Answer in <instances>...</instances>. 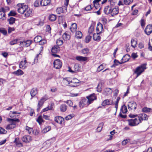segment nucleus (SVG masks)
I'll use <instances>...</instances> for the list:
<instances>
[{"label":"nucleus","mask_w":152,"mask_h":152,"mask_svg":"<svg viewBox=\"0 0 152 152\" xmlns=\"http://www.w3.org/2000/svg\"><path fill=\"white\" fill-rule=\"evenodd\" d=\"M146 69V64H145L137 67L134 72L137 74V77L139 76Z\"/></svg>","instance_id":"nucleus-1"},{"label":"nucleus","mask_w":152,"mask_h":152,"mask_svg":"<svg viewBox=\"0 0 152 152\" xmlns=\"http://www.w3.org/2000/svg\"><path fill=\"white\" fill-rule=\"evenodd\" d=\"M17 6L19 7L18 9V11L21 14L24 13L26 9L28 8V6L25 5L24 4H19Z\"/></svg>","instance_id":"nucleus-2"},{"label":"nucleus","mask_w":152,"mask_h":152,"mask_svg":"<svg viewBox=\"0 0 152 152\" xmlns=\"http://www.w3.org/2000/svg\"><path fill=\"white\" fill-rule=\"evenodd\" d=\"M48 99V97L46 95H45L44 96L42 97L41 99L39 101L37 105V111L39 112L41 108L43 105L44 102Z\"/></svg>","instance_id":"nucleus-3"},{"label":"nucleus","mask_w":152,"mask_h":152,"mask_svg":"<svg viewBox=\"0 0 152 152\" xmlns=\"http://www.w3.org/2000/svg\"><path fill=\"white\" fill-rule=\"evenodd\" d=\"M138 120L139 123H141L142 121H147L148 118V116L144 113H141L138 115Z\"/></svg>","instance_id":"nucleus-4"},{"label":"nucleus","mask_w":152,"mask_h":152,"mask_svg":"<svg viewBox=\"0 0 152 152\" xmlns=\"http://www.w3.org/2000/svg\"><path fill=\"white\" fill-rule=\"evenodd\" d=\"M89 104L88 101L85 98L82 99L79 102V106L81 108H83L84 107H87Z\"/></svg>","instance_id":"nucleus-5"},{"label":"nucleus","mask_w":152,"mask_h":152,"mask_svg":"<svg viewBox=\"0 0 152 152\" xmlns=\"http://www.w3.org/2000/svg\"><path fill=\"white\" fill-rule=\"evenodd\" d=\"M129 122V125L131 126H134L139 124L140 123L138 119L135 118L134 119H130L127 120Z\"/></svg>","instance_id":"nucleus-6"},{"label":"nucleus","mask_w":152,"mask_h":152,"mask_svg":"<svg viewBox=\"0 0 152 152\" xmlns=\"http://www.w3.org/2000/svg\"><path fill=\"white\" fill-rule=\"evenodd\" d=\"M53 65L54 68L56 69H59L61 67L62 64L60 60L56 59L54 60Z\"/></svg>","instance_id":"nucleus-7"},{"label":"nucleus","mask_w":152,"mask_h":152,"mask_svg":"<svg viewBox=\"0 0 152 152\" xmlns=\"http://www.w3.org/2000/svg\"><path fill=\"white\" fill-rule=\"evenodd\" d=\"M137 104L134 101L129 102L128 104V108L129 110H134L136 108Z\"/></svg>","instance_id":"nucleus-8"},{"label":"nucleus","mask_w":152,"mask_h":152,"mask_svg":"<svg viewBox=\"0 0 152 152\" xmlns=\"http://www.w3.org/2000/svg\"><path fill=\"white\" fill-rule=\"evenodd\" d=\"M32 140V137L30 136L25 135L22 138V141L26 143H28L31 142Z\"/></svg>","instance_id":"nucleus-9"},{"label":"nucleus","mask_w":152,"mask_h":152,"mask_svg":"<svg viewBox=\"0 0 152 152\" xmlns=\"http://www.w3.org/2000/svg\"><path fill=\"white\" fill-rule=\"evenodd\" d=\"M86 98L89 104L91 103L94 100L96 99V97L94 94H93L89 96H87Z\"/></svg>","instance_id":"nucleus-10"},{"label":"nucleus","mask_w":152,"mask_h":152,"mask_svg":"<svg viewBox=\"0 0 152 152\" xmlns=\"http://www.w3.org/2000/svg\"><path fill=\"white\" fill-rule=\"evenodd\" d=\"M31 43L30 40H27L26 41L20 42V45L22 47H26L29 46Z\"/></svg>","instance_id":"nucleus-11"},{"label":"nucleus","mask_w":152,"mask_h":152,"mask_svg":"<svg viewBox=\"0 0 152 152\" xmlns=\"http://www.w3.org/2000/svg\"><path fill=\"white\" fill-rule=\"evenodd\" d=\"M28 64L26 60L24 61H21L19 64V68L22 69H24L27 66Z\"/></svg>","instance_id":"nucleus-12"},{"label":"nucleus","mask_w":152,"mask_h":152,"mask_svg":"<svg viewBox=\"0 0 152 152\" xmlns=\"http://www.w3.org/2000/svg\"><path fill=\"white\" fill-rule=\"evenodd\" d=\"M145 34L148 35L151 34L152 32V25H148L146 27L145 31Z\"/></svg>","instance_id":"nucleus-13"},{"label":"nucleus","mask_w":152,"mask_h":152,"mask_svg":"<svg viewBox=\"0 0 152 152\" xmlns=\"http://www.w3.org/2000/svg\"><path fill=\"white\" fill-rule=\"evenodd\" d=\"M112 9V7L111 6H106L104 9V13L108 15L111 13V10Z\"/></svg>","instance_id":"nucleus-14"},{"label":"nucleus","mask_w":152,"mask_h":152,"mask_svg":"<svg viewBox=\"0 0 152 152\" xmlns=\"http://www.w3.org/2000/svg\"><path fill=\"white\" fill-rule=\"evenodd\" d=\"M8 121L10 122V124H12L13 126H15L16 127V124L17 123H18L20 122V120L18 119H12L8 118Z\"/></svg>","instance_id":"nucleus-15"},{"label":"nucleus","mask_w":152,"mask_h":152,"mask_svg":"<svg viewBox=\"0 0 152 152\" xmlns=\"http://www.w3.org/2000/svg\"><path fill=\"white\" fill-rule=\"evenodd\" d=\"M103 30V28L102 24L100 23H98L97 25V26L96 28V31H99V34H100L102 33Z\"/></svg>","instance_id":"nucleus-16"},{"label":"nucleus","mask_w":152,"mask_h":152,"mask_svg":"<svg viewBox=\"0 0 152 152\" xmlns=\"http://www.w3.org/2000/svg\"><path fill=\"white\" fill-rule=\"evenodd\" d=\"M55 121L58 123L61 124L64 121V119L60 116H57L55 117Z\"/></svg>","instance_id":"nucleus-17"},{"label":"nucleus","mask_w":152,"mask_h":152,"mask_svg":"<svg viewBox=\"0 0 152 152\" xmlns=\"http://www.w3.org/2000/svg\"><path fill=\"white\" fill-rule=\"evenodd\" d=\"M60 50V47L57 45H54L51 49L52 53H57Z\"/></svg>","instance_id":"nucleus-18"},{"label":"nucleus","mask_w":152,"mask_h":152,"mask_svg":"<svg viewBox=\"0 0 152 152\" xmlns=\"http://www.w3.org/2000/svg\"><path fill=\"white\" fill-rule=\"evenodd\" d=\"M77 28V24L76 23H73L72 24L70 29L72 32L74 33L76 32Z\"/></svg>","instance_id":"nucleus-19"},{"label":"nucleus","mask_w":152,"mask_h":152,"mask_svg":"<svg viewBox=\"0 0 152 152\" xmlns=\"http://www.w3.org/2000/svg\"><path fill=\"white\" fill-rule=\"evenodd\" d=\"M118 9L116 8H112L111 10V15L112 16H114L115 15L118 14Z\"/></svg>","instance_id":"nucleus-20"},{"label":"nucleus","mask_w":152,"mask_h":152,"mask_svg":"<svg viewBox=\"0 0 152 152\" xmlns=\"http://www.w3.org/2000/svg\"><path fill=\"white\" fill-rule=\"evenodd\" d=\"M32 12V10L28 8L26 9L25 11L24 12L25 16L26 17H28L31 15Z\"/></svg>","instance_id":"nucleus-21"},{"label":"nucleus","mask_w":152,"mask_h":152,"mask_svg":"<svg viewBox=\"0 0 152 152\" xmlns=\"http://www.w3.org/2000/svg\"><path fill=\"white\" fill-rule=\"evenodd\" d=\"M50 2V0H41L42 6H45L49 5Z\"/></svg>","instance_id":"nucleus-22"},{"label":"nucleus","mask_w":152,"mask_h":152,"mask_svg":"<svg viewBox=\"0 0 152 152\" xmlns=\"http://www.w3.org/2000/svg\"><path fill=\"white\" fill-rule=\"evenodd\" d=\"M76 59L79 61H86L87 59V58L86 57H83L81 56H77L76 57Z\"/></svg>","instance_id":"nucleus-23"},{"label":"nucleus","mask_w":152,"mask_h":152,"mask_svg":"<svg viewBox=\"0 0 152 152\" xmlns=\"http://www.w3.org/2000/svg\"><path fill=\"white\" fill-rule=\"evenodd\" d=\"M112 90L110 88H105L104 89V94L105 95H108L112 93Z\"/></svg>","instance_id":"nucleus-24"},{"label":"nucleus","mask_w":152,"mask_h":152,"mask_svg":"<svg viewBox=\"0 0 152 152\" xmlns=\"http://www.w3.org/2000/svg\"><path fill=\"white\" fill-rule=\"evenodd\" d=\"M99 33H97L96 34L94 33L93 35V38L95 41H99L101 39L99 35Z\"/></svg>","instance_id":"nucleus-25"},{"label":"nucleus","mask_w":152,"mask_h":152,"mask_svg":"<svg viewBox=\"0 0 152 152\" xmlns=\"http://www.w3.org/2000/svg\"><path fill=\"white\" fill-rule=\"evenodd\" d=\"M30 93L32 98L37 93V89L35 88H33L31 90Z\"/></svg>","instance_id":"nucleus-26"},{"label":"nucleus","mask_w":152,"mask_h":152,"mask_svg":"<svg viewBox=\"0 0 152 152\" xmlns=\"http://www.w3.org/2000/svg\"><path fill=\"white\" fill-rule=\"evenodd\" d=\"M60 109L61 112H64L66 110L67 106L65 104H62L60 106Z\"/></svg>","instance_id":"nucleus-27"},{"label":"nucleus","mask_w":152,"mask_h":152,"mask_svg":"<svg viewBox=\"0 0 152 152\" xmlns=\"http://www.w3.org/2000/svg\"><path fill=\"white\" fill-rule=\"evenodd\" d=\"M130 58V56L128 55H126L124 56L121 59L122 62L125 63Z\"/></svg>","instance_id":"nucleus-28"},{"label":"nucleus","mask_w":152,"mask_h":152,"mask_svg":"<svg viewBox=\"0 0 152 152\" xmlns=\"http://www.w3.org/2000/svg\"><path fill=\"white\" fill-rule=\"evenodd\" d=\"M13 74L17 76H19L23 75L24 72L21 69H19L18 70L14 72Z\"/></svg>","instance_id":"nucleus-29"},{"label":"nucleus","mask_w":152,"mask_h":152,"mask_svg":"<svg viewBox=\"0 0 152 152\" xmlns=\"http://www.w3.org/2000/svg\"><path fill=\"white\" fill-rule=\"evenodd\" d=\"M82 32L80 31H78L76 32L75 37L77 39H80L82 38Z\"/></svg>","instance_id":"nucleus-30"},{"label":"nucleus","mask_w":152,"mask_h":152,"mask_svg":"<svg viewBox=\"0 0 152 152\" xmlns=\"http://www.w3.org/2000/svg\"><path fill=\"white\" fill-rule=\"evenodd\" d=\"M14 142H15L17 145L19 147L23 146V144L20 142L19 140L17 138L15 139Z\"/></svg>","instance_id":"nucleus-31"},{"label":"nucleus","mask_w":152,"mask_h":152,"mask_svg":"<svg viewBox=\"0 0 152 152\" xmlns=\"http://www.w3.org/2000/svg\"><path fill=\"white\" fill-rule=\"evenodd\" d=\"M152 110V109L145 107L142 108V111L143 112L148 113L150 112Z\"/></svg>","instance_id":"nucleus-32"},{"label":"nucleus","mask_w":152,"mask_h":152,"mask_svg":"<svg viewBox=\"0 0 152 152\" xmlns=\"http://www.w3.org/2000/svg\"><path fill=\"white\" fill-rule=\"evenodd\" d=\"M137 41L134 39H132L131 41V45L134 48H135L137 44Z\"/></svg>","instance_id":"nucleus-33"},{"label":"nucleus","mask_w":152,"mask_h":152,"mask_svg":"<svg viewBox=\"0 0 152 152\" xmlns=\"http://www.w3.org/2000/svg\"><path fill=\"white\" fill-rule=\"evenodd\" d=\"M35 7H37L39 6H42L41 0H37L35 1L34 4Z\"/></svg>","instance_id":"nucleus-34"},{"label":"nucleus","mask_w":152,"mask_h":152,"mask_svg":"<svg viewBox=\"0 0 152 152\" xmlns=\"http://www.w3.org/2000/svg\"><path fill=\"white\" fill-rule=\"evenodd\" d=\"M104 124L102 123L99 124V126L96 129V131L97 132H100L102 130Z\"/></svg>","instance_id":"nucleus-35"},{"label":"nucleus","mask_w":152,"mask_h":152,"mask_svg":"<svg viewBox=\"0 0 152 152\" xmlns=\"http://www.w3.org/2000/svg\"><path fill=\"white\" fill-rule=\"evenodd\" d=\"M111 104L110 102L108 99H106L102 103V105L103 106H105L106 105H110Z\"/></svg>","instance_id":"nucleus-36"},{"label":"nucleus","mask_w":152,"mask_h":152,"mask_svg":"<svg viewBox=\"0 0 152 152\" xmlns=\"http://www.w3.org/2000/svg\"><path fill=\"white\" fill-rule=\"evenodd\" d=\"M49 18L50 21H53L56 20V17L55 15L51 14L49 15Z\"/></svg>","instance_id":"nucleus-37"},{"label":"nucleus","mask_w":152,"mask_h":152,"mask_svg":"<svg viewBox=\"0 0 152 152\" xmlns=\"http://www.w3.org/2000/svg\"><path fill=\"white\" fill-rule=\"evenodd\" d=\"M121 111L123 113H126L127 111L126 107L125 105H123L121 109Z\"/></svg>","instance_id":"nucleus-38"},{"label":"nucleus","mask_w":152,"mask_h":152,"mask_svg":"<svg viewBox=\"0 0 152 152\" xmlns=\"http://www.w3.org/2000/svg\"><path fill=\"white\" fill-rule=\"evenodd\" d=\"M42 38L41 36H37L34 38V41L35 42H39L42 40Z\"/></svg>","instance_id":"nucleus-39"},{"label":"nucleus","mask_w":152,"mask_h":152,"mask_svg":"<svg viewBox=\"0 0 152 152\" xmlns=\"http://www.w3.org/2000/svg\"><path fill=\"white\" fill-rule=\"evenodd\" d=\"M51 128V127L49 126H48L45 127L42 131V133H46L50 130Z\"/></svg>","instance_id":"nucleus-40"},{"label":"nucleus","mask_w":152,"mask_h":152,"mask_svg":"<svg viewBox=\"0 0 152 152\" xmlns=\"http://www.w3.org/2000/svg\"><path fill=\"white\" fill-rule=\"evenodd\" d=\"M0 19H1L2 20L6 19L5 13L1 12V11H0Z\"/></svg>","instance_id":"nucleus-41"},{"label":"nucleus","mask_w":152,"mask_h":152,"mask_svg":"<svg viewBox=\"0 0 152 152\" xmlns=\"http://www.w3.org/2000/svg\"><path fill=\"white\" fill-rule=\"evenodd\" d=\"M15 19L13 17H11L10 19H8V21L10 25H12L15 22Z\"/></svg>","instance_id":"nucleus-42"},{"label":"nucleus","mask_w":152,"mask_h":152,"mask_svg":"<svg viewBox=\"0 0 152 152\" xmlns=\"http://www.w3.org/2000/svg\"><path fill=\"white\" fill-rule=\"evenodd\" d=\"M79 65L80 64H76L74 65L73 67L74 70L75 72L79 70Z\"/></svg>","instance_id":"nucleus-43"},{"label":"nucleus","mask_w":152,"mask_h":152,"mask_svg":"<svg viewBox=\"0 0 152 152\" xmlns=\"http://www.w3.org/2000/svg\"><path fill=\"white\" fill-rule=\"evenodd\" d=\"M63 38L64 39L68 40L69 39L70 36L66 33H65L63 35Z\"/></svg>","instance_id":"nucleus-44"},{"label":"nucleus","mask_w":152,"mask_h":152,"mask_svg":"<svg viewBox=\"0 0 152 152\" xmlns=\"http://www.w3.org/2000/svg\"><path fill=\"white\" fill-rule=\"evenodd\" d=\"M52 109H53V106H52V105L51 104V105L50 106H48L47 107L43 109L42 110V112H45L46 111L48 110H52Z\"/></svg>","instance_id":"nucleus-45"},{"label":"nucleus","mask_w":152,"mask_h":152,"mask_svg":"<svg viewBox=\"0 0 152 152\" xmlns=\"http://www.w3.org/2000/svg\"><path fill=\"white\" fill-rule=\"evenodd\" d=\"M26 129L28 131L29 134H30L32 132H33V129L31 128H30L28 126H26Z\"/></svg>","instance_id":"nucleus-46"},{"label":"nucleus","mask_w":152,"mask_h":152,"mask_svg":"<svg viewBox=\"0 0 152 152\" xmlns=\"http://www.w3.org/2000/svg\"><path fill=\"white\" fill-rule=\"evenodd\" d=\"M18 39H15L11 41L10 42V44L11 45H13L15 44L18 41Z\"/></svg>","instance_id":"nucleus-47"},{"label":"nucleus","mask_w":152,"mask_h":152,"mask_svg":"<svg viewBox=\"0 0 152 152\" xmlns=\"http://www.w3.org/2000/svg\"><path fill=\"white\" fill-rule=\"evenodd\" d=\"M56 44L57 46H59L62 45L63 44V41L62 40L60 39H58L56 41Z\"/></svg>","instance_id":"nucleus-48"},{"label":"nucleus","mask_w":152,"mask_h":152,"mask_svg":"<svg viewBox=\"0 0 152 152\" xmlns=\"http://www.w3.org/2000/svg\"><path fill=\"white\" fill-rule=\"evenodd\" d=\"M133 0H124V2L125 5H128L132 3Z\"/></svg>","instance_id":"nucleus-49"},{"label":"nucleus","mask_w":152,"mask_h":152,"mask_svg":"<svg viewBox=\"0 0 152 152\" xmlns=\"http://www.w3.org/2000/svg\"><path fill=\"white\" fill-rule=\"evenodd\" d=\"M56 12L58 14H60L61 13H64L63 12V10H62V8L61 7H59L56 10Z\"/></svg>","instance_id":"nucleus-50"},{"label":"nucleus","mask_w":152,"mask_h":152,"mask_svg":"<svg viewBox=\"0 0 152 152\" xmlns=\"http://www.w3.org/2000/svg\"><path fill=\"white\" fill-rule=\"evenodd\" d=\"M0 32L4 35H6L7 34V31L3 28H0Z\"/></svg>","instance_id":"nucleus-51"},{"label":"nucleus","mask_w":152,"mask_h":152,"mask_svg":"<svg viewBox=\"0 0 152 152\" xmlns=\"http://www.w3.org/2000/svg\"><path fill=\"white\" fill-rule=\"evenodd\" d=\"M94 30V27L92 26H91L88 29V33L89 34H91Z\"/></svg>","instance_id":"nucleus-52"},{"label":"nucleus","mask_w":152,"mask_h":152,"mask_svg":"<svg viewBox=\"0 0 152 152\" xmlns=\"http://www.w3.org/2000/svg\"><path fill=\"white\" fill-rule=\"evenodd\" d=\"M104 68V67L103 64H101L97 68V72H99L103 70Z\"/></svg>","instance_id":"nucleus-53"},{"label":"nucleus","mask_w":152,"mask_h":152,"mask_svg":"<svg viewBox=\"0 0 152 152\" xmlns=\"http://www.w3.org/2000/svg\"><path fill=\"white\" fill-rule=\"evenodd\" d=\"M16 14V13L14 11H10V13L8 14V16H15Z\"/></svg>","instance_id":"nucleus-54"},{"label":"nucleus","mask_w":152,"mask_h":152,"mask_svg":"<svg viewBox=\"0 0 152 152\" xmlns=\"http://www.w3.org/2000/svg\"><path fill=\"white\" fill-rule=\"evenodd\" d=\"M43 120L42 118L41 115L39 116L37 120V121L39 124H40L42 122H43Z\"/></svg>","instance_id":"nucleus-55"},{"label":"nucleus","mask_w":152,"mask_h":152,"mask_svg":"<svg viewBox=\"0 0 152 152\" xmlns=\"http://www.w3.org/2000/svg\"><path fill=\"white\" fill-rule=\"evenodd\" d=\"M15 128V126H13L12 124H10L7 126L6 128L7 129H10Z\"/></svg>","instance_id":"nucleus-56"},{"label":"nucleus","mask_w":152,"mask_h":152,"mask_svg":"<svg viewBox=\"0 0 152 152\" xmlns=\"http://www.w3.org/2000/svg\"><path fill=\"white\" fill-rule=\"evenodd\" d=\"M89 51L88 49L87 48H85L84 49L82 50V52L84 54H87L88 53Z\"/></svg>","instance_id":"nucleus-57"},{"label":"nucleus","mask_w":152,"mask_h":152,"mask_svg":"<svg viewBox=\"0 0 152 152\" xmlns=\"http://www.w3.org/2000/svg\"><path fill=\"white\" fill-rule=\"evenodd\" d=\"M91 36H87L86 38V43H88L89 42L91 38Z\"/></svg>","instance_id":"nucleus-58"},{"label":"nucleus","mask_w":152,"mask_h":152,"mask_svg":"<svg viewBox=\"0 0 152 152\" xmlns=\"http://www.w3.org/2000/svg\"><path fill=\"white\" fill-rule=\"evenodd\" d=\"M74 117V115H69L67 116H66L65 119L66 120H68L71 119L73 117Z\"/></svg>","instance_id":"nucleus-59"},{"label":"nucleus","mask_w":152,"mask_h":152,"mask_svg":"<svg viewBox=\"0 0 152 152\" xmlns=\"http://www.w3.org/2000/svg\"><path fill=\"white\" fill-rule=\"evenodd\" d=\"M63 81L64 83L66 85H67L70 83L67 80V78H64Z\"/></svg>","instance_id":"nucleus-60"},{"label":"nucleus","mask_w":152,"mask_h":152,"mask_svg":"<svg viewBox=\"0 0 152 152\" xmlns=\"http://www.w3.org/2000/svg\"><path fill=\"white\" fill-rule=\"evenodd\" d=\"M7 132L5 129L0 127V133L5 134Z\"/></svg>","instance_id":"nucleus-61"},{"label":"nucleus","mask_w":152,"mask_h":152,"mask_svg":"<svg viewBox=\"0 0 152 152\" xmlns=\"http://www.w3.org/2000/svg\"><path fill=\"white\" fill-rule=\"evenodd\" d=\"M46 42L47 41L46 40L42 39V40L39 42V44L41 45H43L46 44Z\"/></svg>","instance_id":"nucleus-62"},{"label":"nucleus","mask_w":152,"mask_h":152,"mask_svg":"<svg viewBox=\"0 0 152 152\" xmlns=\"http://www.w3.org/2000/svg\"><path fill=\"white\" fill-rule=\"evenodd\" d=\"M66 103L68 104L69 106L72 107L73 102L71 100H68L65 102Z\"/></svg>","instance_id":"nucleus-63"},{"label":"nucleus","mask_w":152,"mask_h":152,"mask_svg":"<svg viewBox=\"0 0 152 152\" xmlns=\"http://www.w3.org/2000/svg\"><path fill=\"white\" fill-rule=\"evenodd\" d=\"M107 19L105 18H102V23L104 25L106 24L107 23Z\"/></svg>","instance_id":"nucleus-64"}]
</instances>
